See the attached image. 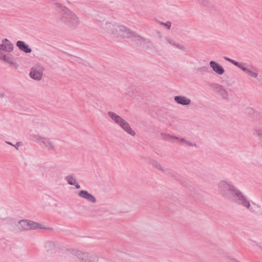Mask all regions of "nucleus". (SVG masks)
I'll use <instances>...</instances> for the list:
<instances>
[{
    "label": "nucleus",
    "instance_id": "nucleus-2",
    "mask_svg": "<svg viewBox=\"0 0 262 262\" xmlns=\"http://www.w3.org/2000/svg\"><path fill=\"white\" fill-rule=\"evenodd\" d=\"M224 59L238 67L248 76L256 79H260V76L259 75L258 70L253 66L246 62H238L227 57H225Z\"/></svg>",
    "mask_w": 262,
    "mask_h": 262
},
{
    "label": "nucleus",
    "instance_id": "nucleus-21",
    "mask_svg": "<svg viewBox=\"0 0 262 262\" xmlns=\"http://www.w3.org/2000/svg\"><path fill=\"white\" fill-rule=\"evenodd\" d=\"M160 135L163 139L171 142H174L176 139H179V137H175L168 134L161 133Z\"/></svg>",
    "mask_w": 262,
    "mask_h": 262
},
{
    "label": "nucleus",
    "instance_id": "nucleus-12",
    "mask_svg": "<svg viewBox=\"0 0 262 262\" xmlns=\"http://www.w3.org/2000/svg\"><path fill=\"white\" fill-rule=\"evenodd\" d=\"M176 103L183 106H189L191 103V100L190 98L184 95L176 96L173 98Z\"/></svg>",
    "mask_w": 262,
    "mask_h": 262
},
{
    "label": "nucleus",
    "instance_id": "nucleus-15",
    "mask_svg": "<svg viewBox=\"0 0 262 262\" xmlns=\"http://www.w3.org/2000/svg\"><path fill=\"white\" fill-rule=\"evenodd\" d=\"M62 21L70 27L75 28L80 24L78 17H62Z\"/></svg>",
    "mask_w": 262,
    "mask_h": 262
},
{
    "label": "nucleus",
    "instance_id": "nucleus-8",
    "mask_svg": "<svg viewBox=\"0 0 262 262\" xmlns=\"http://www.w3.org/2000/svg\"><path fill=\"white\" fill-rule=\"evenodd\" d=\"M45 71L43 66L37 64L31 67L29 73V76L33 80L39 81L41 80L43 73Z\"/></svg>",
    "mask_w": 262,
    "mask_h": 262
},
{
    "label": "nucleus",
    "instance_id": "nucleus-23",
    "mask_svg": "<svg viewBox=\"0 0 262 262\" xmlns=\"http://www.w3.org/2000/svg\"><path fill=\"white\" fill-rule=\"evenodd\" d=\"M180 141L181 142L183 143L185 145L191 146V147H197V144L195 142L191 141L190 140H188L184 138H180L179 139H177Z\"/></svg>",
    "mask_w": 262,
    "mask_h": 262
},
{
    "label": "nucleus",
    "instance_id": "nucleus-28",
    "mask_svg": "<svg viewBox=\"0 0 262 262\" xmlns=\"http://www.w3.org/2000/svg\"><path fill=\"white\" fill-rule=\"evenodd\" d=\"M159 22L161 25H163L167 29H169L171 26V23L169 21H167L165 23L161 22V21H159Z\"/></svg>",
    "mask_w": 262,
    "mask_h": 262
},
{
    "label": "nucleus",
    "instance_id": "nucleus-30",
    "mask_svg": "<svg viewBox=\"0 0 262 262\" xmlns=\"http://www.w3.org/2000/svg\"><path fill=\"white\" fill-rule=\"evenodd\" d=\"M6 143L7 144H9V145H12V146H14V145H13L12 143H11V142H8V141H7V142H6Z\"/></svg>",
    "mask_w": 262,
    "mask_h": 262
},
{
    "label": "nucleus",
    "instance_id": "nucleus-20",
    "mask_svg": "<svg viewBox=\"0 0 262 262\" xmlns=\"http://www.w3.org/2000/svg\"><path fill=\"white\" fill-rule=\"evenodd\" d=\"M149 163L153 167L156 168L162 172H164L166 171L165 169L162 167L161 163L155 159H150L149 161Z\"/></svg>",
    "mask_w": 262,
    "mask_h": 262
},
{
    "label": "nucleus",
    "instance_id": "nucleus-24",
    "mask_svg": "<svg viewBox=\"0 0 262 262\" xmlns=\"http://www.w3.org/2000/svg\"><path fill=\"white\" fill-rule=\"evenodd\" d=\"M65 180L70 185H74V184H76V180L73 175H68L66 176Z\"/></svg>",
    "mask_w": 262,
    "mask_h": 262
},
{
    "label": "nucleus",
    "instance_id": "nucleus-3",
    "mask_svg": "<svg viewBox=\"0 0 262 262\" xmlns=\"http://www.w3.org/2000/svg\"><path fill=\"white\" fill-rule=\"evenodd\" d=\"M107 114L111 119L127 134L133 137L136 135L135 132L132 128L129 123L121 116L111 111L108 112Z\"/></svg>",
    "mask_w": 262,
    "mask_h": 262
},
{
    "label": "nucleus",
    "instance_id": "nucleus-32",
    "mask_svg": "<svg viewBox=\"0 0 262 262\" xmlns=\"http://www.w3.org/2000/svg\"><path fill=\"white\" fill-rule=\"evenodd\" d=\"M260 249L262 251V247H260Z\"/></svg>",
    "mask_w": 262,
    "mask_h": 262
},
{
    "label": "nucleus",
    "instance_id": "nucleus-26",
    "mask_svg": "<svg viewBox=\"0 0 262 262\" xmlns=\"http://www.w3.org/2000/svg\"><path fill=\"white\" fill-rule=\"evenodd\" d=\"M125 94L128 96H133V95H134L133 89L132 88H128L126 90Z\"/></svg>",
    "mask_w": 262,
    "mask_h": 262
},
{
    "label": "nucleus",
    "instance_id": "nucleus-29",
    "mask_svg": "<svg viewBox=\"0 0 262 262\" xmlns=\"http://www.w3.org/2000/svg\"><path fill=\"white\" fill-rule=\"evenodd\" d=\"M74 185L75 186V187L77 189H79L80 188V185L77 182H76V184H74Z\"/></svg>",
    "mask_w": 262,
    "mask_h": 262
},
{
    "label": "nucleus",
    "instance_id": "nucleus-5",
    "mask_svg": "<svg viewBox=\"0 0 262 262\" xmlns=\"http://www.w3.org/2000/svg\"><path fill=\"white\" fill-rule=\"evenodd\" d=\"M35 142L40 146L47 149L49 151L55 150L56 145L54 142V139L48 138L40 135L34 136Z\"/></svg>",
    "mask_w": 262,
    "mask_h": 262
},
{
    "label": "nucleus",
    "instance_id": "nucleus-11",
    "mask_svg": "<svg viewBox=\"0 0 262 262\" xmlns=\"http://www.w3.org/2000/svg\"><path fill=\"white\" fill-rule=\"evenodd\" d=\"M131 41L143 48H150L152 45V42L149 39L138 35L136 33Z\"/></svg>",
    "mask_w": 262,
    "mask_h": 262
},
{
    "label": "nucleus",
    "instance_id": "nucleus-4",
    "mask_svg": "<svg viewBox=\"0 0 262 262\" xmlns=\"http://www.w3.org/2000/svg\"><path fill=\"white\" fill-rule=\"evenodd\" d=\"M218 190L221 195L227 198H232L238 190L230 182L224 180L219 183Z\"/></svg>",
    "mask_w": 262,
    "mask_h": 262
},
{
    "label": "nucleus",
    "instance_id": "nucleus-9",
    "mask_svg": "<svg viewBox=\"0 0 262 262\" xmlns=\"http://www.w3.org/2000/svg\"><path fill=\"white\" fill-rule=\"evenodd\" d=\"M232 199H233L236 203L242 205L247 209L250 210H252L250 201L238 189L235 194L233 195Z\"/></svg>",
    "mask_w": 262,
    "mask_h": 262
},
{
    "label": "nucleus",
    "instance_id": "nucleus-25",
    "mask_svg": "<svg viewBox=\"0 0 262 262\" xmlns=\"http://www.w3.org/2000/svg\"><path fill=\"white\" fill-rule=\"evenodd\" d=\"M198 70L200 72H202V73H209V68H208V67H207L206 66H204V67H201L198 69Z\"/></svg>",
    "mask_w": 262,
    "mask_h": 262
},
{
    "label": "nucleus",
    "instance_id": "nucleus-6",
    "mask_svg": "<svg viewBox=\"0 0 262 262\" xmlns=\"http://www.w3.org/2000/svg\"><path fill=\"white\" fill-rule=\"evenodd\" d=\"M74 255L81 262H98V255L92 252L81 250H76Z\"/></svg>",
    "mask_w": 262,
    "mask_h": 262
},
{
    "label": "nucleus",
    "instance_id": "nucleus-31",
    "mask_svg": "<svg viewBox=\"0 0 262 262\" xmlns=\"http://www.w3.org/2000/svg\"><path fill=\"white\" fill-rule=\"evenodd\" d=\"M17 149H18V147L19 146V144L17 143L14 146Z\"/></svg>",
    "mask_w": 262,
    "mask_h": 262
},
{
    "label": "nucleus",
    "instance_id": "nucleus-27",
    "mask_svg": "<svg viewBox=\"0 0 262 262\" xmlns=\"http://www.w3.org/2000/svg\"><path fill=\"white\" fill-rule=\"evenodd\" d=\"M255 132L257 136H258L260 138H262V127L256 129Z\"/></svg>",
    "mask_w": 262,
    "mask_h": 262
},
{
    "label": "nucleus",
    "instance_id": "nucleus-13",
    "mask_svg": "<svg viewBox=\"0 0 262 262\" xmlns=\"http://www.w3.org/2000/svg\"><path fill=\"white\" fill-rule=\"evenodd\" d=\"M78 195L79 197L86 200L87 201L95 204L97 200L96 198L92 194L90 193L87 190H80L78 192Z\"/></svg>",
    "mask_w": 262,
    "mask_h": 262
},
{
    "label": "nucleus",
    "instance_id": "nucleus-22",
    "mask_svg": "<svg viewBox=\"0 0 262 262\" xmlns=\"http://www.w3.org/2000/svg\"><path fill=\"white\" fill-rule=\"evenodd\" d=\"M167 41L170 45H171L173 48H177L183 51H185V47L177 43L174 40L170 38H168L167 39Z\"/></svg>",
    "mask_w": 262,
    "mask_h": 262
},
{
    "label": "nucleus",
    "instance_id": "nucleus-14",
    "mask_svg": "<svg viewBox=\"0 0 262 262\" xmlns=\"http://www.w3.org/2000/svg\"><path fill=\"white\" fill-rule=\"evenodd\" d=\"M209 66L212 69L213 71L219 75H222L225 73L224 68L219 63L211 60L209 62Z\"/></svg>",
    "mask_w": 262,
    "mask_h": 262
},
{
    "label": "nucleus",
    "instance_id": "nucleus-18",
    "mask_svg": "<svg viewBox=\"0 0 262 262\" xmlns=\"http://www.w3.org/2000/svg\"><path fill=\"white\" fill-rule=\"evenodd\" d=\"M57 244L53 241H47L45 243L44 248L49 253H55L56 251Z\"/></svg>",
    "mask_w": 262,
    "mask_h": 262
},
{
    "label": "nucleus",
    "instance_id": "nucleus-10",
    "mask_svg": "<svg viewBox=\"0 0 262 262\" xmlns=\"http://www.w3.org/2000/svg\"><path fill=\"white\" fill-rule=\"evenodd\" d=\"M216 93L220 95L222 99L225 100H229L231 95V90L230 89L226 88L224 86L216 84L214 87Z\"/></svg>",
    "mask_w": 262,
    "mask_h": 262
},
{
    "label": "nucleus",
    "instance_id": "nucleus-19",
    "mask_svg": "<svg viewBox=\"0 0 262 262\" xmlns=\"http://www.w3.org/2000/svg\"><path fill=\"white\" fill-rule=\"evenodd\" d=\"M16 46L19 49V50L24 52L25 53H30L32 52L31 49L30 48L24 41L20 40L17 41Z\"/></svg>",
    "mask_w": 262,
    "mask_h": 262
},
{
    "label": "nucleus",
    "instance_id": "nucleus-16",
    "mask_svg": "<svg viewBox=\"0 0 262 262\" xmlns=\"http://www.w3.org/2000/svg\"><path fill=\"white\" fill-rule=\"evenodd\" d=\"M54 7L62 14L67 15L68 16H76L70 9L59 3H55Z\"/></svg>",
    "mask_w": 262,
    "mask_h": 262
},
{
    "label": "nucleus",
    "instance_id": "nucleus-1",
    "mask_svg": "<svg viewBox=\"0 0 262 262\" xmlns=\"http://www.w3.org/2000/svg\"><path fill=\"white\" fill-rule=\"evenodd\" d=\"M106 28L116 37H120L127 41H132L136 32L127 27L117 24H106Z\"/></svg>",
    "mask_w": 262,
    "mask_h": 262
},
{
    "label": "nucleus",
    "instance_id": "nucleus-17",
    "mask_svg": "<svg viewBox=\"0 0 262 262\" xmlns=\"http://www.w3.org/2000/svg\"><path fill=\"white\" fill-rule=\"evenodd\" d=\"M13 45L7 39L2 40L1 43V50L10 53L13 51Z\"/></svg>",
    "mask_w": 262,
    "mask_h": 262
},
{
    "label": "nucleus",
    "instance_id": "nucleus-7",
    "mask_svg": "<svg viewBox=\"0 0 262 262\" xmlns=\"http://www.w3.org/2000/svg\"><path fill=\"white\" fill-rule=\"evenodd\" d=\"M18 228L21 231L35 230L43 228L41 224L27 220H20L18 222Z\"/></svg>",
    "mask_w": 262,
    "mask_h": 262
}]
</instances>
